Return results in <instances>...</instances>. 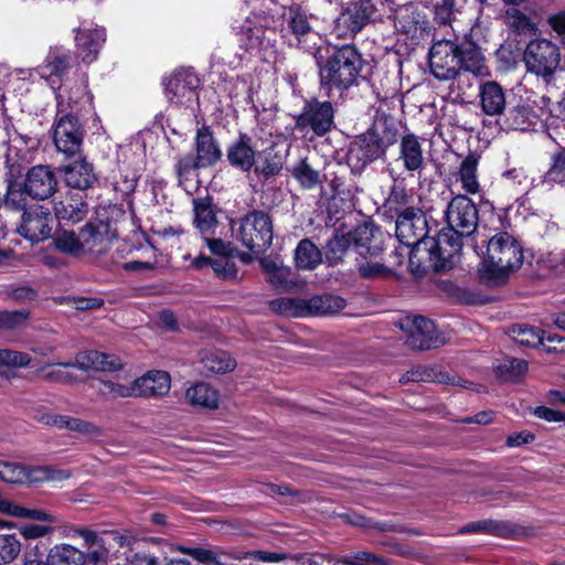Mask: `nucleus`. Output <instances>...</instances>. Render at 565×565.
Masks as SVG:
<instances>
[{
  "instance_id": "nucleus-1",
  "label": "nucleus",
  "mask_w": 565,
  "mask_h": 565,
  "mask_svg": "<svg viewBox=\"0 0 565 565\" xmlns=\"http://www.w3.org/2000/svg\"><path fill=\"white\" fill-rule=\"evenodd\" d=\"M431 75L439 81L455 79L461 70L478 77L490 75L480 49L470 41L436 40L428 54Z\"/></svg>"
},
{
  "instance_id": "nucleus-2",
  "label": "nucleus",
  "mask_w": 565,
  "mask_h": 565,
  "mask_svg": "<svg viewBox=\"0 0 565 565\" xmlns=\"http://www.w3.org/2000/svg\"><path fill=\"white\" fill-rule=\"evenodd\" d=\"M315 57L320 67V81L329 88H348L352 86L362 70V58L355 47L343 45L334 49L330 57L322 64V50L318 49Z\"/></svg>"
},
{
  "instance_id": "nucleus-3",
  "label": "nucleus",
  "mask_w": 565,
  "mask_h": 565,
  "mask_svg": "<svg viewBox=\"0 0 565 565\" xmlns=\"http://www.w3.org/2000/svg\"><path fill=\"white\" fill-rule=\"evenodd\" d=\"M523 263L520 243L509 233L493 235L482 255L480 271L490 279H501Z\"/></svg>"
},
{
  "instance_id": "nucleus-4",
  "label": "nucleus",
  "mask_w": 565,
  "mask_h": 565,
  "mask_svg": "<svg viewBox=\"0 0 565 565\" xmlns=\"http://www.w3.org/2000/svg\"><path fill=\"white\" fill-rule=\"evenodd\" d=\"M426 234L427 223L422 210L407 207L397 215L395 236L403 245L401 249L395 252L397 265H402L406 256L408 257V266H413L415 247L423 242Z\"/></svg>"
},
{
  "instance_id": "nucleus-5",
  "label": "nucleus",
  "mask_w": 565,
  "mask_h": 565,
  "mask_svg": "<svg viewBox=\"0 0 565 565\" xmlns=\"http://www.w3.org/2000/svg\"><path fill=\"white\" fill-rule=\"evenodd\" d=\"M392 323L404 333L405 343L416 350H429L445 343L438 334L434 322L422 316L398 313Z\"/></svg>"
},
{
  "instance_id": "nucleus-6",
  "label": "nucleus",
  "mask_w": 565,
  "mask_h": 565,
  "mask_svg": "<svg viewBox=\"0 0 565 565\" xmlns=\"http://www.w3.org/2000/svg\"><path fill=\"white\" fill-rule=\"evenodd\" d=\"M526 71L545 82H550L561 64V50L546 39L531 40L523 52Z\"/></svg>"
},
{
  "instance_id": "nucleus-7",
  "label": "nucleus",
  "mask_w": 565,
  "mask_h": 565,
  "mask_svg": "<svg viewBox=\"0 0 565 565\" xmlns=\"http://www.w3.org/2000/svg\"><path fill=\"white\" fill-rule=\"evenodd\" d=\"M273 310L290 317L322 316L335 313L345 307L343 298L333 295L300 298H281L271 301Z\"/></svg>"
},
{
  "instance_id": "nucleus-8",
  "label": "nucleus",
  "mask_w": 565,
  "mask_h": 565,
  "mask_svg": "<svg viewBox=\"0 0 565 565\" xmlns=\"http://www.w3.org/2000/svg\"><path fill=\"white\" fill-rule=\"evenodd\" d=\"M242 244L254 253L266 250L273 242V222L268 214L253 211L245 215L236 232Z\"/></svg>"
},
{
  "instance_id": "nucleus-9",
  "label": "nucleus",
  "mask_w": 565,
  "mask_h": 565,
  "mask_svg": "<svg viewBox=\"0 0 565 565\" xmlns=\"http://www.w3.org/2000/svg\"><path fill=\"white\" fill-rule=\"evenodd\" d=\"M446 222L454 237L460 239L470 236L478 226V211L467 195L458 194L451 199L445 212Z\"/></svg>"
},
{
  "instance_id": "nucleus-10",
  "label": "nucleus",
  "mask_w": 565,
  "mask_h": 565,
  "mask_svg": "<svg viewBox=\"0 0 565 565\" xmlns=\"http://www.w3.org/2000/svg\"><path fill=\"white\" fill-rule=\"evenodd\" d=\"M372 0L349 3L334 21L333 33L339 39L353 38L373 17Z\"/></svg>"
},
{
  "instance_id": "nucleus-11",
  "label": "nucleus",
  "mask_w": 565,
  "mask_h": 565,
  "mask_svg": "<svg viewBox=\"0 0 565 565\" xmlns=\"http://www.w3.org/2000/svg\"><path fill=\"white\" fill-rule=\"evenodd\" d=\"M333 117L334 110L331 103L313 99L306 103L296 124L300 130L309 129L317 136H323L331 129Z\"/></svg>"
},
{
  "instance_id": "nucleus-12",
  "label": "nucleus",
  "mask_w": 565,
  "mask_h": 565,
  "mask_svg": "<svg viewBox=\"0 0 565 565\" xmlns=\"http://www.w3.org/2000/svg\"><path fill=\"white\" fill-rule=\"evenodd\" d=\"M167 99L175 105L191 106L198 100L199 78L191 70H179L164 83Z\"/></svg>"
},
{
  "instance_id": "nucleus-13",
  "label": "nucleus",
  "mask_w": 565,
  "mask_h": 565,
  "mask_svg": "<svg viewBox=\"0 0 565 565\" xmlns=\"http://www.w3.org/2000/svg\"><path fill=\"white\" fill-rule=\"evenodd\" d=\"M83 132L77 117L72 114L62 116L54 127L53 141L57 151L67 157L76 154L82 146Z\"/></svg>"
},
{
  "instance_id": "nucleus-14",
  "label": "nucleus",
  "mask_w": 565,
  "mask_h": 565,
  "mask_svg": "<svg viewBox=\"0 0 565 565\" xmlns=\"http://www.w3.org/2000/svg\"><path fill=\"white\" fill-rule=\"evenodd\" d=\"M52 217L47 209L35 205L22 214L18 232L31 242H41L50 237Z\"/></svg>"
},
{
  "instance_id": "nucleus-15",
  "label": "nucleus",
  "mask_w": 565,
  "mask_h": 565,
  "mask_svg": "<svg viewBox=\"0 0 565 565\" xmlns=\"http://www.w3.org/2000/svg\"><path fill=\"white\" fill-rule=\"evenodd\" d=\"M56 186L57 179L49 166H34L26 172L24 190L33 199H49L56 191Z\"/></svg>"
},
{
  "instance_id": "nucleus-16",
  "label": "nucleus",
  "mask_w": 565,
  "mask_h": 565,
  "mask_svg": "<svg viewBox=\"0 0 565 565\" xmlns=\"http://www.w3.org/2000/svg\"><path fill=\"white\" fill-rule=\"evenodd\" d=\"M462 242L459 237H454L448 233L439 235L436 242L429 246V259L438 271L451 269L458 258Z\"/></svg>"
},
{
  "instance_id": "nucleus-17",
  "label": "nucleus",
  "mask_w": 565,
  "mask_h": 565,
  "mask_svg": "<svg viewBox=\"0 0 565 565\" xmlns=\"http://www.w3.org/2000/svg\"><path fill=\"white\" fill-rule=\"evenodd\" d=\"M71 536L83 539L87 552H84V565H106L110 559V545L103 533L96 531L76 527L72 530Z\"/></svg>"
},
{
  "instance_id": "nucleus-18",
  "label": "nucleus",
  "mask_w": 565,
  "mask_h": 565,
  "mask_svg": "<svg viewBox=\"0 0 565 565\" xmlns=\"http://www.w3.org/2000/svg\"><path fill=\"white\" fill-rule=\"evenodd\" d=\"M87 83V76L83 74L73 86L65 85L57 88L56 100L61 113L78 109L90 103L92 96Z\"/></svg>"
},
{
  "instance_id": "nucleus-19",
  "label": "nucleus",
  "mask_w": 565,
  "mask_h": 565,
  "mask_svg": "<svg viewBox=\"0 0 565 565\" xmlns=\"http://www.w3.org/2000/svg\"><path fill=\"white\" fill-rule=\"evenodd\" d=\"M53 210L57 220L78 223L86 217L88 205L82 193L68 191L54 202Z\"/></svg>"
},
{
  "instance_id": "nucleus-20",
  "label": "nucleus",
  "mask_w": 565,
  "mask_h": 565,
  "mask_svg": "<svg viewBox=\"0 0 565 565\" xmlns=\"http://www.w3.org/2000/svg\"><path fill=\"white\" fill-rule=\"evenodd\" d=\"M82 255L102 254L110 247L108 226L103 222L87 223L79 231Z\"/></svg>"
},
{
  "instance_id": "nucleus-21",
  "label": "nucleus",
  "mask_w": 565,
  "mask_h": 565,
  "mask_svg": "<svg viewBox=\"0 0 565 565\" xmlns=\"http://www.w3.org/2000/svg\"><path fill=\"white\" fill-rule=\"evenodd\" d=\"M70 51L64 47H52L45 60L39 65L33 73L38 74L41 78L50 81L52 88H55V79L60 78L70 66Z\"/></svg>"
},
{
  "instance_id": "nucleus-22",
  "label": "nucleus",
  "mask_w": 565,
  "mask_h": 565,
  "mask_svg": "<svg viewBox=\"0 0 565 565\" xmlns=\"http://www.w3.org/2000/svg\"><path fill=\"white\" fill-rule=\"evenodd\" d=\"M64 367L74 366L82 371H102L110 372L120 367V361L115 355L102 353L99 351L79 352L74 363H65Z\"/></svg>"
},
{
  "instance_id": "nucleus-23",
  "label": "nucleus",
  "mask_w": 565,
  "mask_h": 565,
  "mask_svg": "<svg viewBox=\"0 0 565 565\" xmlns=\"http://www.w3.org/2000/svg\"><path fill=\"white\" fill-rule=\"evenodd\" d=\"M134 381L136 397L163 396L171 386L170 375L164 371H149Z\"/></svg>"
},
{
  "instance_id": "nucleus-24",
  "label": "nucleus",
  "mask_w": 565,
  "mask_h": 565,
  "mask_svg": "<svg viewBox=\"0 0 565 565\" xmlns=\"http://www.w3.org/2000/svg\"><path fill=\"white\" fill-rule=\"evenodd\" d=\"M75 39L83 62L92 63L106 41V32L104 28L79 29Z\"/></svg>"
},
{
  "instance_id": "nucleus-25",
  "label": "nucleus",
  "mask_w": 565,
  "mask_h": 565,
  "mask_svg": "<svg viewBox=\"0 0 565 565\" xmlns=\"http://www.w3.org/2000/svg\"><path fill=\"white\" fill-rule=\"evenodd\" d=\"M266 18L259 14L247 17L238 28L239 41L246 50H258L265 45L266 40Z\"/></svg>"
},
{
  "instance_id": "nucleus-26",
  "label": "nucleus",
  "mask_w": 565,
  "mask_h": 565,
  "mask_svg": "<svg viewBox=\"0 0 565 565\" xmlns=\"http://www.w3.org/2000/svg\"><path fill=\"white\" fill-rule=\"evenodd\" d=\"M256 151L252 145V139L245 135L231 143L227 148V160L236 169L248 172L255 164Z\"/></svg>"
},
{
  "instance_id": "nucleus-27",
  "label": "nucleus",
  "mask_w": 565,
  "mask_h": 565,
  "mask_svg": "<svg viewBox=\"0 0 565 565\" xmlns=\"http://www.w3.org/2000/svg\"><path fill=\"white\" fill-rule=\"evenodd\" d=\"M479 98L482 111L488 116L502 115L505 108V92L502 86L489 81L479 86Z\"/></svg>"
},
{
  "instance_id": "nucleus-28",
  "label": "nucleus",
  "mask_w": 565,
  "mask_h": 565,
  "mask_svg": "<svg viewBox=\"0 0 565 565\" xmlns=\"http://www.w3.org/2000/svg\"><path fill=\"white\" fill-rule=\"evenodd\" d=\"M92 386L105 398L136 397L135 381L127 377L116 376L115 379L95 381Z\"/></svg>"
},
{
  "instance_id": "nucleus-29",
  "label": "nucleus",
  "mask_w": 565,
  "mask_h": 565,
  "mask_svg": "<svg viewBox=\"0 0 565 565\" xmlns=\"http://www.w3.org/2000/svg\"><path fill=\"white\" fill-rule=\"evenodd\" d=\"M41 420L46 425L61 429L65 428L71 431H77L85 436L96 437L102 435V429L99 427L90 422L82 420L79 418L57 414H46L41 418Z\"/></svg>"
},
{
  "instance_id": "nucleus-30",
  "label": "nucleus",
  "mask_w": 565,
  "mask_h": 565,
  "mask_svg": "<svg viewBox=\"0 0 565 565\" xmlns=\"http://www.w3.org/2000/svg\"><path fill=\"white\" fill-rule=\"evenodd\" d=\"M397 160L403 162V166L407 171L414 172L423 169V149L416 136L406 135L401 139Z\"/></svg>"
},
{
  "instance_id": "nucleus-31",
  "label": "nucleus",
  "mask_w": 565,
  "mask_h": 565,
  "mask_svg": "<svg viewBox=\"0 0 565 565\" xmlns=\"http://www.w3.org/2000/svg\"><path fill=\"white\" fill-rule=\"evenodd\" d=\"M64 178L68 186L85 190L92 186L96 177L93 167L86 160L75 161L64 168Z\"/></svg>"
},
{
  "instance_id": "nucleus-32",
  "label": "nucleus",
  "mask_w": 565,
  "mask_h": 565,
  "mask_svg": "<svg viewBox=\"0 0 565 565\" xmlns=\"http://www.w3.org/2000/svg\"><path fill=\"white\" fill-rule=\"evenodd\" d=\"M347 234L350 237L352 250L363 257H366L367 255L374 256L383 249L376 245H371L375 237V230L370 224L364 223L359 225Z\"/></svg>"
},
{
  "instance_id": "nucleus-33",
  "label": "nucleus",
  "mask_w": 565,
  "mask_h": 565,
  "mask_svg": "<svg viewBox=\"0 0 565 565\" xmlns=\"http://www.w3.org/2000/svg\"><path fill=\"white\" fill-rule=\"evenodd\" d=\"M478 158L473 154L467 156L459 164L455 174L456 181L468 194H477L480 191L478 179Z\"/></svg>"
},
{
  "instance_id": "nucleus-34",
  "label": "nucleus",
  "mask_w": 565,
  "mask_h": 565,
  "mask_svg": "<svg viewBox=\"0 0 565 565\" xmlns=\"http://www.w3.org/2000/svg\"><path fill=\"white\" fill-rule=\"evenodd\" d=\"M289 28L297 38L298 45L306 51L315 50L319 36L310 26L306 14L291 12L289 18Z\"/></svg>"
},
{
  "instance_id": "nucleus-35",
  "label": "nucleus",
  "mask_w": 565,
  "mask_h": 565,
  "mask_svg": "<svg viewBox=\"0 0 565 565\" xmlns=\"http://www.w3.org/2000/svg\"><path fill=\"white\" fill-rule=\"evenodd\" d=\"M196 158L200 167H207L221 158V150L206 128L196 132Z\"/></svg>"
},
{
  "instance_id": "nucleus-36",
  "label": "nucleus",
  "mask_w": 565,
  "mask_h": 565,
  "mask_svg": "<svg viewBox=\"0 0 565 565\" xmlns=\"http://www.w3.org/2000/svg\"><path fill=\"white\" fill-rule=\"evenodd\" d=\"M0 513L17 519L55 522L54 515L44 510L30 509L7 499H0Z\"/></svg>"
},
{
  "instance_id": "nucleus-37",
  "label": "nucleus",
  "mask_w": 565,
  "mask_h": 565,
  "mask_svg": "<svg viewBox=\"0 0 565 565\" xmlns=\"http://www.w3.org/2000/svg\"><path fill=\"white\" fill-rule=\"evenodd\" d=\"M47 565H84V552L71 544L54 545L47 555Z\"/></svg>"
},
{
  "instance_id": "nucleus-38",
  "label": "nucleus",
  "mask_w": 565,
  "mask_h": 565,
  "mask_svg": "<svg viewBox=\"0 0 565 565\" xmlns=\"http://www.w3.org/2000/svg\"><path fill=\"white\" fill-rule=\"evenodd\" d=\"M186 399L201 407L214 409L218 406V392L206 383H196L189 387L185 393Z\"/></svg>"
},
{
  "instance_id": "nucleus-39",
  "label": "nucleus",
  "mask_w": 565,
  "mask_h": 565,
  "mask_svg": "<svg viewBox=\"0 0 565 565\" xmlns=\"http://www.w3.org/2000/svg\"><path fill=\"white\" fill-rule=\"evenodd\" d=\"M510 335L521 345L532 348L542 344L545 339L550 342L556 341V337H545L544 331L525 324L513 326L510 330ZM557 341H561V339H557Z\"/></svg>"
},
{
  "instance_id": "nucleus-40",
  "label": "nucleus",
  "mask_w": 565,
  "mask_h": 565,
  "mask_svg": "<svg viewBox=\"0 0 565 565\" xmlns=\"http://www.w3.org/2000/svg\"><path fill=\"white\" fill-rule=\"evenodd\" d=\"M194 224L204 235L211 234L216 226V217L211 203L205 199L194 200Z\"/></svg>"
},
{
  "instance_id": "nucleus-41",
  "label": "nucleus",
  "mask_w": 565,
  "mask_h": 565,
  "mask_svg": "<svg viewBox=\"0 0 565 565\" xmlns=\"http://www.w3.org/2000/svg\"><path fill=\"white\" fill-rule=\"evenodd\" d=\"M321 253L309 239H302L295 250L296 265L300 269L311 270L321 263Z\"/></svg>"
},
{
  "instance_id": "nucleus-42",
  "label": "nucleus",
  "mask_w": 565,
  "mask_h": 565,
  "mask_svg": "<svg viewBox=\"0 0 565 565\" xmlns=\"http://www.w3.org/2000/svg\"><path fill=\"white\" fill-rule=\"evenodd\" d=\"M515 7L505 10L503 14L504 23L519 34H535L539 30L537 23Z\"/></svg>"
},
{
  "instance_id": "nucleus-43",
  "label": "nucleus",
  "mask_w": 565,
  "mask_h": 565,
  "mask_svg": "<svg viewBox=\"0 0 565 565\" xmlns=\"http://www.w3.org/2000/svg\"><path fill=\"white\" fill-rule=\"evenodd\" d=\"M405 382H437V383H449L450 379L448 374L441 372L436 367L426 365H417L412 367L401 380Z\"/></svg>"
},
{
  "instance_id": "nucleus-44",
  "label": "nucleus",
  "mask_w": 565,
  "mask_h": 565,
  "mask_svg": "<svg viewBox=\"0 0 565 565\" xmlns=\"http://www.w3.org/2000/svg\"><path fill=\"white\" fill-rule=\"evenodd\" d=\"M178 551L205 565H227L226 561L230 558V554L225 552L203 547L180 546Z\"/></svg>"
},
{
  "instance_id": "nucleus-45",
  "label": "nucleus",
  "mask_w": 565,
  "mask_h": 565,
  "mask_svg": "<svg viewBox=\"0 0 565 565\" xmlns=\"http://www.w3.org/2000/svg\"><path fill=\"white\" fill-rule=\"evenodd\" d=\"M494 370L501 380L513 382L526 373L527 362L516 358H504Z\"/></svg>"
},
{
  "instance_id": "nucleus-46",
  "label": "nucleus",
  "mask_w": 565,
  "mask_h": 565,
  "mask_svg": "<svg viewBox=\"0 0 565 565\" xmlns=\"http://www.w3.org/2000/svg\"><path fill=\"white\" fill-rule=\"evenodd\" d=\"M204 367L213 373L231 372L236 366V361L226 352H206L201 359Z\"/></svg>"
},
{
  "instance_id": "nucleus-47",
  "label": "nucleus",
  "mask_w": 565,
  "mask_h": 565,
  "mask_svg": "<svg viewBox=\"0 0 565 565\" xmlns=\"http://www.w3.org/2000/svg\"><path fill=\"white\" fill-rule=\"evenodd\" d=\"M53 242L55 247L62 253L72 256H82L79 233L77 234L68 230H58L53 237Z\"/></svg>"
},
{
  "instance_id": "nucleus-48",
  "label": "nucleus",
  "mask_w": 565,
  "mask_h": 565,
  "mask_svg": "<svg viewBox=\"0 0 565 565\" xmlns=\"http://www.w3.org/2000/svg\"><path fill=\"white\" fill-rule=\"evenodd\" d=\"M0 479L7 483L31 482V468L17 462L0 461Z\"/></svg>"
},
{
  "instance_id": "nucleus-49",
  "label": "nucleus",
  "mask_w": 565,
  "mask_h": 565,
  "mask_svg": "<svg viewBox=\"0 0 565 565\" xmlns=\"http://www.w3.org/2000/svg\"><path fill=\"white\" fill-rule=\"evenodd\" d=\"M504 130H526L530 128L529 111L524 107H513L500 120Z\"/></svg>"
},
{
  "instance_id": "nucleus-50",
  "label": "nucleus",
  "mask_w": 565,
  "mask_h": 565,
  "mask_svg": "<svg viewBox=\"0 0 565 565\" xmlns=\"http://www.w3.org/2000/svg\"><path fill=\"white\" fill-rule=\"evenodd\" d=\"M351 249L352 245L348 234H335L328 241L326 256L330 264H337Z\"/></svg>"
},
{
  "instance_id": "nucleus-51",
  "label": "nucleus",
  "mask_w": 565,
  "mask_h": 565,
  "mask_svg": "<svg viewBox=\"0 0 565 565\" xmlns=\"http://www.w3.org/2000/svg\"><path fill=\"white\" fill-rule=\"evenodd\" d=\"M543 182L565 186V151H558L552 156L551 166L543 177Z\"/></svg>"
},
{
  "instance_id": "nucleus-52",
  "label": "nucleus",
  "mask_w": 565,
  "mask_h": 565,
  "mask_svg": "<svg viewBox=\"0 0 565 565\" xmlns=\"http://www.w3.org/2000/svg\"><path fill=\"white\" fill-rule=\"evenodd\" d=\"M21 553V542L15 534H0V565L11 564Z\"/></svg>"
},
{
  "instance_id": "nucleus-53",
  "label": "nucleus",
  "mask_w": 565,
  "mask_h": 565,
  "mask_svg": "<svg viewBox=\"0 0 565 565\" xmlns=\"http://www.w3.org/2000/svg\"><path fill=\"white\" fill-rule=\"evenodd\" d=\"M360 145L364 152L367 154L370 161L379 158L384 153V145L377 135V126L375 125L374 129L363 135L359 139Z\"/></svg>"
},
{
  "instance_id": "nucleus-54",
  "label": "nucleus",
  "mask_w": 565,
  "mask_h": 565,
  "mask_svg": "<svg viewBox=\"0 0 565 565\" xmlns=\"http://www.w3.org/2000/svg\"><path fill=\"white\" fill-rule=\"evenodd\" d=\"M70 477L71 473L68 471L47 466L31 468V482L62 481Z\"/></svg>"
},
{
  "instance_id": "nucleus-55",
  "label": "nucleus",
  "mask_w": 565,
  "mask_h": 565,
  "mask_svg": "<svg viewBox=\"0 0 565 565\" xmlns=\"http://www.w3.org/2000/svg\"><path fill=\"white\" fill-rule=\"evenodd\" d=\"M284 158L274 149H268L264 152V160L256 170L265 177H270L277 174L281 170Z\"/></svg>"
},
{
  "instance_id": "nucleus-56",
  "label": "nucleus",
  "mask_w": 565,
  "mask_h": 565,
  "mask_svg": "<svg viewBox=\"0 0 565 565\" xmlns=\"http://www.w3.org/2000/svg\"><path fill=\"white\" fill-rule=\"evenodd\" d=\"M292 175L305 188H312L319 182V174L306 161H301L292 170Z\"/></svg>"
},
{
  "instance_id": "nucleus-57",
  "label": "nucleus",
  "mask_w": 565,
  "mask_h": 565,
  "mask_svg": "<svg viewBox=\"0 0 565 565\" xmlns=\"http://www.w3.org/2000/svg\"><path fill=\"white\" fill-rule=\"evenodd\" d=\"M31 362V358L29 354L2 349L0 350V365L8 367H23L29 365Z\"/></svg>"
},
{
  "instance_id": "nucleus-58",
  "label": "nucleus",
  "mask_w": 565,
  "mask_h": 565,
  "mask_svg": "<svg viewBox=\"0 0 565 565\" xmlns=\"http://www.w3.org/2000/svg\"><path fill=\"white\" fill-rule=\"evenodd\" d=\"M214 273L223 279H234L237 276L235 263L227 256H220L212 259Z\"/></svg>"
},
{
  "instance_id": "nucleus-59",
  "label": "nucleus",
  "mask_w": 565,
  "mask_h": 565,
  "mask_svg": "<svg viewBox=\"0 0 565 565\" xmlns=\"http://www.w3.org/2000/svg\"><path fill=\"white\" fill-rule=\"evenodd\" d=\"M25 190L22 191L18 183L8 185L4 204L14 210H21L25 206Z\"/></svg>"
},
{
  "instance_id": "nucleus-60",
  "label": "nucleus",
  "mask_w": 565,
  "mask_h": 565,
  "mask_svg": "<svg viewBox=\"0 0 565 565\" xmlns=\"http://www.w3.org/2000/svg\"><path fill=\"white\" fill-rule=\"evenodd\" d=\"M290 268L281 266L268 277V281L280 290H288L292 285L290 280Z\"/></svg>"
},
{
  "instance_id": "nucleus-61",
  "label": "nucleus",
  "mask_w": 565,
  "mask_h": 565,
  "mask_svg": "<svg viewBox=\"0 0 565 565\" xmlns=\"http://www.w3.org/2000/svg\"><path fill=\"white\" fill-rule=\"evenodd\" d=\"M19 532L26 540H36L50 534L52 529L42 524H25L19 527Z\"/></svg>"
},
{
  "instance_id": "nucleus-62",
  "label": "nucleus",
  "mask_w": 565,
  "mask_h": 565,
  "mask_svg": "<svg viewBox=\"0 0 565 565\" xmlns=\"http://www.w3.org/2000/svg\"><path fill=\"white\" fill-rule=\"evenodd\" d=\"M348 160L351 164L354 166H364L370 161L367 154L364 152L362 145H360L359 140H354L351 142L349 151H348Z\"/></svg>"
},
{
  "instance_id": "nucleus-63",
  "label": "nucleus",
  "mask_w": 565,
  "mask_h": 565,
  "mask_svg": "<svg viewBox=\"0 0 565 565\" xmlns=\"http://www.w3.org/2000/svg\"><path fill=\"white\" fill-rule=\"evenodd\" d=\"M26 319L23 311H4L0 312V327L15 328Z\"/></svg>"
},
{
  "instance_id": "nucleus-64",
  "label": "nucleus",
  "mask_w": 565,
  "mask_h": 565,
  "mask_svg": "<svg viewBox=\"0 0 565 565\" xmlns=\"http://www.w3.org/2000/svg\"><path fill=\"white\" fill-rule=\"evenodd\" d=\"M534 415L550 423L565 422V413L554 411L546 406H539L534 409Z\"/></svg>"
}]
</instances>
